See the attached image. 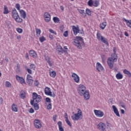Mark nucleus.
Segmentation results:
<instances>
[{
    "instance_id": "23",
    "label": "nucleus",
    "mask_w": 131,
    "mask_h": 131,
    "mask_svg": "<svg viewBox=\"0 0 131 131\" xmlns=\"http://www.w3.org/2000/svg\"><path fill=\"white\" fill-rule=\"evenodd\" d=\"M11 110L13 112H18V105L15 103L12 104L11 105Z\"/></svg>"
},
{
    "instance_id": "45",
    "label": "nucleus",
    "mask_w": 131,
    "mask_h": 131,
    "mask_svg": "<svg viewBox=\"0 0 131 131\" xmlns=\"http://www.w3.org/2000/svg\"><path fill=\"white\" fill-rule=\"evenodd\" d=\"M66 122L70 126V127L72 126V124H71V122H70V121H69V119H67V120H66Z\"/></svg>"
},
{
    "instance_id": "7",
    "label": "nucleus",
    "mask_w": 131,
    "mask_h": 131,
    "mask_svg": "<svg viewBox=\"0 0 131 131\" xmlns=\"http://www.w3.org/2000/svg\"><path fill=\"white\" fill-rule=\"evenodd\" d=\"M77 91L78 92V94H79L80 96H82L83 95V93L86 91V87L82 84H80L78 85Z\"/></svg>"
},
{
    "instance_id": "24",
    "label": "nucleus",
    "mask_w": 131,
    "mask_h": 131,
    "mask_svg": "<svg viewBox=\"0 0 131 131\" xmlns=\"http://www.w3.org/2000/svg\"><path fill=\"white\" fill-rule=\"evenodd\" d=\"M45 59L47 63L49 64V66L50 67H52V66H53V63H52V61H51V58L49 56H45Z\"/></svg>"
},
{
    "instance_id": "11",
    "label": "nucleus",
    "mask_w": 131,
    "mask_h": 131,
    "mask_svg": "<svg viewBox=\"0 0 131 131\" xmlns=\"http://www.w3.org/2000/svg\"><path fill=\"white\" fill-rule=\"evenodd\" d=\"M72 77L75 82L76 83H79V81H80V78H79V76L77 74L75 73H73L72 74Z\"/></svg>"
},
{
    "instance_id": "6",
    "label": "nucleus",
    "mask_w": 131,
    "mask_h": 131,
    "mask_svg": "<svg viewBox=\"0 0 131 131\" xmlns=\"http://www.w3.org/2000/svg\"><path fill=\"white\" fill-rule=\"evenodd\" d=\"M96 38L98 39V40H99V41H101V42H103V43H105V45L108 46V39H107V38H105L104 36H102L100 33H97Z\"/></svg>"
},
{
    "instance_id": "39",
    "label": "nucleus",
    "mask_w": 131,
    "mask_h": 131,
    "mask_svg": "<svg viewBox=\"0 0 131 131\" xmlns=\"http://www.w3.org/2000/svg\"><path fill=\"white\" fill-rule=\"evenodd\" d=\"M85 12L88 16H92V11L89 8L86 9Z\"/></svg>"
},
{
    "instance_id": "46",
    "label": "nucleus",
    "mask_w": 131,
    "mask_h": 131,
    "mask_svg": "<svg viewBox=\"0 0 131 131\" xmlns=\"http://www.w3.org/2000/svg\"><path fill=\"white\" fill-rule=\"evenodd\" d=\"M49 32H50V33H52L53 34H55V35H57V32L53 31L52 29H49Z\"/></svg>"
},
{
    "instance_id": "41",
    "label": "nucleus",
    "mask_w": 131,
    "mask_h": 131,
    "mask_svg": "<svg viewBox=\"0 0 131 131\" xmlns=\"http://www.w3.org/2000/svg\"><path fill=\"white\" fill-rule=\"evenodd\" d=\"M26 80H33V78L30 75L28 74L27 75Z\"/></svg>"
},
{
    "instance_id": "18",
    "label": "nucleus",
    "mask_w": 131,
    "mask_h": 131,
    "mask_svg": "<svg viewBox=\"0 0 131 131\" xmlns=\"http://www.w3.org/2000/svg\"><path fill=\"white\" fill-rule=\"evenodd\" d=\"M96 70L98 71V72H101V71H103L104 70V67L100 62L96 63Z\"/></svg>"
},
{
    "instance_id": "64",
    "label": "nucleus",
    "mask_w": 131,
    "mask_h": 131,
    "mask_svg": "<svg viewBox=\"0 0 131 131\" xmlns=\"http://www.w3.org/2000/svg\"><path fill=\"white\" fill-rule=\"evenodd\" d=\"M5 61H6V62H9V58H8L7 57H6L5 58Z\"/></svg>"
},
{
    "instance_id": "31",
    "label": "nucleus",
    "mask_w": 131,
    "mask_h": 131,
    "mask_svg": "<svg viewBox=\"0 0 131 131\" xmlns=\"http://www.w3.org/2000/svg\"><path fill=\"white\" fill-rule=\"evenodd\" d=\"M123 73H124V74H126V75H127L128 77H131V73L129 72V71H128L127 70L124 69L123 70Z\"/></svg>"
},
{
    "instance_id": "2",
    "label": "nucleus",
    "mask_w": 131,
    "mask_h": 131,
    "mask_svg": "<svg viewBox=\"0 0 131 131\" xmlns=\"http://www.w3.org/2000/svg\"><path fill=\"white\" fill-rule=\"evenodd\" d=\"M114 53L112 54L111 56L108 57L107 60V64L110 69H112L114 67V63L117 61L118 57L116 54V48L114 47L113 48Z\"/></svg>"
},
{
    "instance_id": "55",
    "label": "nucleus",
    "mask_w": 131,
    "mask_h": 131,
    "mask_svg": "<svg viewBox=\"0 0 131 131\" xmlns=\"http://www.w3.org/2000/svg\"><path fill=\"white\" fill-rule=\"evenodd\" d=\"M53 119L54 121H56L57 119V115H54L53 117Z\"/></svg>"
},
{
    "instance_id": "12",
    "label": "nucleus",
    "mask_w": 131,
    "mask_h": 131,
    "mask_svg": "<svg viewBox=\"0 0 131 131\" xmlns=\"http://www.w3.org/2000/svg\"><path fill=\"white\" fill-rule=\"evenodd\" d=\"M15 78L17 81H18V82H19L21 84H26V82H25V79H24L23 77H20L19 75H16L15 76Z\"/></svg>"
},
{
    "instance_id": "57",
    "label": "nucleus",
    "mask_w": 131,
    "mask_h": 131,
    "mask_svg": "<svg viewBox=\"0 0 131 131\" xmlns=\"http://www.w3.org/2000/svg\"><path fill=\"white\" fill-rule=\"evenodd\" d=\"M64 118H66V120L68 119V115H67V113H64Z\"/></svg>"
},
{
    "instance_id": "25",
    "label": "nucleus",
    "mask_w": 131,
    "mask_h": 131,
    "mask_svg": "<svg viewBox=\"0 0 131 131\" xmlns=\"http://www.w3.org/2000/svg\"><path fill=\"white\" fill-rule=\"evenodd\" d=\"M72 29L75 35H76L77 33H79V28L73 26Z\"/></svg>"
},
{
    "instance_id": "27",
    "label": "nucleus",
    "mask_w": 131,
    "mask_h": 131,
    "mask_svg": "<svg viewBox=\"0 0 131 131\" xmlns=\"http://www.w3.org/2000/svg\"><path fill=\"white\" fill-rule=\"evenodd\" d=\"M116 78L118 80L122 79L123 78V75L120 72H118L116 75Z\"/></svg>"
},
{
    "instance_id": "16",
    "label": "nucleus",
    "mask_w": 131,
    "mask_h": 131,
    "mask_svg": "<svg viewBox=\"0 0 131 131\" xmlns=\"http://www.w3.org/2000/svg\"><path fill=\"white\" fill-rule=\"evenodd\" d=\"M29 55L30 57H32L34 59H36L37 58V54L35 52V51L33 50H31L29 52Z\"/></svg>"
},
{
    "instance_id": "8",
    "label": "nucleus",
    "mask_w": 131,
    "mask_h": 131,
    "mask_svg": "<svg viewBox=\"0 0 131 131\" xmlns=\"http://www.w3.org/2000/svg\"><path fill=\"white\" fill-rule=\"evenodd\" d=\"M45 106H47L48 110H52V103L51 102V99L47 97L45 99Z\"/></svg>"
},
{
    "instance_id": "36",
    "label": "nucleus",
    "mask_w": 131,
    "mask_h": 131,
    "mask_svg": "<svg viewBox=\"0 0 131 131\" xmlns=\"http://www.w3.org/2000/svg\"><path fill=\"white\" fill-rule=\"evenodd\" d=\"M4 14L5 15H7V14H9L10 12L9 11V9H8V7L7 6H4Z\"/></svg>"
},
{
    "instance_id": "17",
    "label": "nucleus",
    "mask_w": 131,
    "mask_h": 131,
    "mask_svg": "<svg viewBox=\"0 0 131 131\" xmlns=\"http://www.w3.org/2000/svg\"><path fill=\"white\" fill-rule=\"evenodd\" d=\"M84 99L88 101V100H90V92L89 91L86 90L84 93H83V95Z\"/></svg>"
},
{
    "instance_id": "9",
    "label": "nucleus",
    "mask_w": 131,
    "mask_h": 131,
    "mask_svg": "<svg viewBox=\"0 0 131 131\" xmlns=\"http://www.w3.org/2000/svg\"><path fill=\"white\" fill-rule=\"evenodd\" d=\"M30 69L28 68L27 67H25V70H26V71H27L29 74H32V70H35V68H36V67L34 63H31L30 65Z\"/></svg>"
},
{
    "instance_id": "14",
    "label": "nucleus",
    "mask_w": 131,
    "mask_h": 131,
    "mask_svg": "<svg viewBox=\"0 0 131 131\" xmlns=\"http://www.w3.org/2000/svg\"><path fill=\"white\" fill-rule=\"evenodd\" d=\"M97 127L99 130L106 131V125L105 123L100 122L98 124Z\"/></svg>"
},
{
    "instance_id": "53",
    "label": "nucleus",
    "mask_w": 131,
    "mask_h": 131,
    "mask_svg": "<svg viewBox=\"0 0 131 131\" xmlns=\"http://www.w3.org/2000/svg\"><path fill=\"white\" fill-rule=\"evenodd\" d=\"M16 68H17V71H20V64H17L16 66Z\"/></svg>"
},
{
    "instance_id": "61",
    "label": "nucleus",
    "mask_w": 131,
    "mask_h": 131,
    "mask_svg": "<svg viewBox=\"0 0 131 131\" xmlns=\"http://www.w3.org/2000/svg\"><path fill=\"white\" fill-rule=\"evenodd\" d=\"M60 9L61 10V11H64V7L63 6H60Z\"/></svg>"
},
{
    "instance_id": "33",
    "label": "nucleus",
    "mask_w": 131,
    "mask_h": 131,
    "mask_svg": "<svg viewBox=\"0 0 131 131\" xmlns=\"http://www.w3.org/2000/svg\"><path fill=\"white\" fill-rule=\"evenodd\" d=\"M78 12L79 13H80V14H82V17H83V18H85V17H86V13L84 12V10L79 9Z\"/></svg>"
},
{
    "instance_id": "50",
    "label": "nucleus",
    "mask_w": 131,
    "mask_h": 131,
    "mask_svg": "<svg viewBox=\"0 0 131 131\" xmlns=\"http://www.w3.org/2000/svg\"><path fill=\"white\" fill-rule=\"evenodd\" d=\"M101 59L102 61H105V60L106 59V56L104 55H101Z\"/></svg>"
},
{
    "instance_id": "37",
    "label": "nucleus",
    "mask_w": 131,
    "mask_h": 131,
    "mask_svg": "<svg viewBox=\"0 0 131 131\" xmlns=\"http://www.w3.org/2000/svg\"><path fill=\"white\" fill-rule=\"evenodd\" d=\"M27 83L30 86H32V84H33V80H26Z\"/></svg>"
},
{
    "instance_id": "58",
    "label": "nucleus",
    "mask_w": 131,
    "mask_h": 131,
    "mask_svg": "<svg viewBox=\"0 0 131 131\" xmlns=\"http://www.w3.org/2000/svg\"><path fill=\"white\" fill-rule=\"evenodd\" d=\"M64 30V27L63 26H60V30L62 32L63 30Z\"/></svg>"
},
{
    "instance_id": "19",
    "label": "nucleus",
    "mask_w": 131,
    "mask_h": 131,
    "mask_svg": "<svg viewBox=\"0 0 131 131\" xmlns=\"http://www.w3.org/2000/svg\"><path fill=\"white\" fill-rule=\"evenodd\" d=\"M56 50H58V53H59L60 55H61V54H63V53H67V51L63 50L62 46H61L60 45L57 46Z\"/></svg>"
},
{
    "instance_id": "40",
    "label": "nucleus",
    "mask_w": 131,
    "mask_h": 131,
    "mask_svg": "<svg viewBox=\"0 0 131 131\" xmlns=\"http://www.w3.org/2000/svg\"><path fill=\"white\" fill-rule=\"evenodd\" d=\"M94 4V1L93 0H89L88 2V5L89 7H93Z\"/></svg>"
},
{
    "instance_id": "63",
    "label": "nucleus",
    "mask_w": 131,
    "mask_h": 131,
    "mask_svg": "<svg viewBox=\"0 0 131 131\" xmlns=\"http://www.w3.org/2000/svg\"><path fill=\"white\" fill-rule=\"evenodd\" d=\"M120 111H121V113L122 114H124V110L121 109L120 110Z\"/></svg>"
},
{
    "instance_id": "29",
    "label": "nucleus",
    "mask_w": 131,
    "mask_h": 131,
    "mask_svg": "<svg viewBox=\"0 0 131 131\" xmlns=\"http://www.w3.org/2000/svg\"><path fill=\"white\" fill-rule=\"evenodd\" d=\"M123 21L126 23V24L128 27L131 28V20H127L125 18H123Z\"/></svg>"
},
{
    "instance_id": "3",
    "label": "nucleus",
    "mask_w": 131,
    "mask_h": 131,
    "mask_svg": "<svg viewBox=\"0 0 131 131\" xmlns=\"http://www.w3.org/2000/svg\"><path fill=\"white\" fill-rule=\"evenodd\" d=\"M77 113H73V115L71 116L72 120L74 121H77L78 120H80L83 118V115H82V112L80 108L77 109Z\"/></svg>"
},
{
    "instance_id": "54",
    "label": "nucleus",
    "mask_w": 131,
    "mask_h": 131,
    "mask_svg": "<svg viewBox=\"0 0 131 131\" xmlns=\"http://www.w3.org/2000/svg\"><path fill=\"white\" fill-rule=\"evenodd\" d=\"M4 103V100L3 99L2 97H0V105H2Z\"/></svg>"
},
{
    "instance_id": "42",
    "label": "nucleus",
    "mask_w": 131,
    "mask_h": 131,
    "mask_svg": "<svg viewBox=\"0 0 131 131\" xmlns=\"http://www.w3.org/2000/svg\"><path fill=\"white\" fill-rule=\"evenodd\" d=\"M16 30L18 33H22L23 32V29L20 28H17Z\"/></svg>"
},
{
    "instance_id": "38",
    "label": "nucleus",
    "mask_w": 131,
    "mask_h": 131,
    "mask_svg": "<svg viewBox=\"0 0 131 131\" xmlns=\"http://www.w3.org/2000/svg\"><path fill=\"white\" fill-rule=\"evenodd\" d=\"M5 86L6 88H11L12 87V84L11 82H9L8 81H6L5 82Z\"/></svg>"
},
{
    "instance_id": "51",
    "label": "nucleus",
    "mask_w": 131,
    "mask_h": 131,
    "mask_svg": "<svg viewBox=\"0 0 131 131\" xmlns=\"http://www.w3.org/2000/svg\"><path fill=\"white\" fill-rule=\"evenodd\" d=\"M25 58L29 60V54H28V53H26Z\"/></svg>"
},
{
    "instance_id": "13",
    "label": "nucleus",
    "mask_w": 131,
    "mask_h": 131,
    "mask_svg": "<svg viewBox=\"0 0 131 131\" xmlns=\"http://www.w3.org/2000/svg\"><path fill=\"white\" fill-rule=\"evenodd\" d=\"M34 125L36 128H41V122L39 120H35L34 121Z\"/></svg>"
},
{
    "instance_id": "1",
    "label": "nucleus",
    "mask_w": 131,
    "mask_h": 131,
    "mask_svg": "<svg viewBox=\"0 0 131 131\" xmlns=\"http://www.w3.org/2000/svg\"><path fill=\"white\" fill-rule=\"evenodd\" d=\"M32 99L31 100V105L33 106L35 110H38L39 109V105L38 103H39L41 101V96L37 94L36 93L34 92L32 93Z\"/></svg>"
},
{
    "instance_id": "44",
    "label": "nucleus",
    "mask_w": 131,
    "mask_h": 131,
    "mask_svg": "<svg viewBox=\"0 0 131 131\" xmlns=\"http://www.w3.org/2000/svg\"><path fill=\"white\" fill-rule=\"evenodd\" d=\"M34 84L35 86H38V85H39V82L38 81V80H35L34 81Z\"/></svg>"
},
{
    "instance_id": "52",
    "label": "nucleus",
    "mask_w": 131,
    "mask_h": 131,
    "mask_svg": "<svg viewBox=\"0 0 131 131\" xmlns=\"http://www.w3.org/2000/svg\"><path fill=\"white\" fill-rule=\"evenodd\" d=\"M30 113H34V110L33 108H31L29 111Z\"/></svg>"
},
{
    "instance_id": "49",
    "label": "nucleus",
    "mask_w": 131,
    "mask_h": 131,
    "mask_svg": "<svg viewBox=\"0 0 131 131\" xmlns=\"http://www.w3.org/2000/svg\"><path fill=\"white\" fill-rule=\"evenodd\" d=\"M63 36H64V37H67V36H68V31H66L63 33Z\"/></svg>"
},
{
    "instance_id": "22",
    "label": "nucleus",
    "mask_w": 131,
    "mask_h": 131,
    "mask_svg": "<svg viewBox=\"0 0 131 131\" xmlns=\"http://www.w3.org/2000/svg\"><path fill=\"white\" fill-rule=\"evenodd\" d=\"M19 12L20 17H21L23 19H25L26 18V12L25 11L21 9V10H19Z\"/></svg>"
},
{
    "instance_id": "28",
    "label": "nucleus",
    "mask_w": 131,
    "mask_h": 131,
    "mask_svg": "<svg viewBox=\"0 0 131 131\" xmlns=\"http://www.w3.org/2000/svg\"><path fill=\"white\" fill-rule=\"evenodd\" d=\"M106 26H107V22L105 21L100 23L99 25L100 29H102V30H104L105 29Z\"/></svg>"
},
{
    "instance_id": "60",
    "label": "nucleus",
    "mask_w": 131,
    "mask_h": 131,
    "mask_svg": "<svg viewBox=\"0 0 131 131\" xmlns=\"http://www.w3.org/2000/svg\"><path fill=\"white\" fill-rule=\"evenodd\" d=\"M16 38H17V39L19 40L20 39H21V36L20 35L17 36Z\"/></svg>"
},
{
    "instance_id": "47",
    "label": "nucleus",
    "mask_w": 131,
    "mask_h": 131,
    "mask_svg": "<svg viewBox=\"0 0 131 131\" xmlns=\"http://www.w3.org/2000/svg\"><path fill=\"white\" fill-rule=\"evenodd\" d=\"M15 8H16V9H17V11H21V10L20 9V4H16L15 5Z\"/></svg>"
},
{
    "instance_id": "59",
    "label": "nucleus",
    "mask_w": 131,
    "mask_h": 131,
    "mask_svg": "<svg viewBox=\"0 0 131 131\" xmlns=\"http://www.w3.org/2000/svg\"><path fill=\"white\" fill-rule=\"evenodd\" d=\"M106 124H107V126H108V127H111L112 126L111 123L107 122Z\"/></svg>"
},
{
    "instance_id": "43",
    "label": "nucleus",
    "mask_w": 131,
    "mask_h": 131,
    "mask_svg": "<svg viewBox=\"0 0 131 131\" xmlns=\"http://www.w3.org/2000/svg\"><path fill=\"white\" fill-rule=\"evenodd\" d=\"M39 40L40 42H43V41H46V37H45L43 36H42L39 38Z\"/></svg>"
},
{
    "instance_id": "35",
    "label": "nucleus",
    "mask_w": 131,
    "mask_h": 131,
    "mask_svg": "<svg viewBox=\"0 0 131 131\" xmlns=\"http://www.w3.org/2000/svg\"><path fill=\"white\" fill-rule=\"evenodd\" d=\"M53 20L54 23H59L60 22V19L57 16H55L53 18Z\"/></svg>"
},
{
    "instance_id": "10",
    "label": "nucleus",
    "mask_w": 131,
    "mask_h": 131,
    "mask_svg": "<svg viewBox=\"0 0 131 131\" xmlns=\"http://www.w3.org/2000/svg\"><path fill=\"white\" fill-rule=\"evenodd\" d=\"M94 114L96 117H99L101 118L104 116V112L101 110H94Z\"/></svg>"
},
{
    "instance_id": "26",
    "label": "nucleus",
    "mask_w": 131,
    "mask_h": 131,
    "mask_svg": "<svg viewBox=\"0 0 131 131\" xmlns=\"http://www.w3.org/2000/svg\"><path fill=\"white\" fill-rule=\"evenodd\" d=\"M49 75L52 78H55L56 76H57V73L55 72V71H51L49 70Z\"/></svg>"
},
{
    "instance_id": "48",
    "label": "nucleus",
    "mask_w": 131,
    "mask_h": 131,
    "mask_svg": "<svg viewBox=\"0 0 131 131\" xmlns=\"http://www.w3.org/2000/svg\"><path fill=\"white\" fill-rule=\"evenodd\" d=\"M25 93H21L20 95V97L21 98V99H25Z\"/></svg>"
},
{
    "instance_id": "62",
    "label": "nucleus",
    "mask_w": 131,
    "mask_h": 131,
    "mask_svg": "<svg viewBox=\"0 0 131 131\" xmlns=\"http://www.w3.org/2000/svg\"><path fill=\"white\" fill-rule=\"evenodd\" d=\"M124 35L125 36H128V33H127V32H124Z\"/></svg>"
},
{
    "instance_id": "56",
    "label": "nucleus",
    "mask_w": 131,
    "mask_h": 131,
    "mask_svg": "<svg viewBox=\"0 0 131 131\" xmlns=\"http://www.w3.org/2000/svg\"><path fill=\"white\" fill-rule=\"evenodd\" d=\"M49 38L50 39H54V36H53V35H52V34H49Z\"/></svg>"
},
{
    "instance_id": "32",
    "label": "nucleus",
    "mask_w": 131,
    "mask_h": 131,
    "mask_svg": "<svg viewBox=\"0 0 131 131\" xmlns=\"http://www.w3.org/2000/svg\"><path fill=\"white\" fill-rule=\"evenodd\" d=\"M99 5H100V1L98 0H95L93 1V7H94L95 8H97V7H98Z\"/></svg>"
},
{
    "instance_id": "4",
    "label": "nucleus",
    "mask_w": 131,
    "mask_h": 131,
    "mask_svg": "<svg viewBox=\"0 0 131 131\" xmlns=\"http://www.w3.org/2000/svg\"><path fill=\"white\" fill-rule=\"evenodd\" d=\"M12 18L17 22V23H22V22H23V19L22 18L20 17L19 13H18V12L15 8L12 9Z\"/></svg>"
},
{
    "instance_id": "34",
    "label": "nucleus",
    "mask_w": 131,
    "mask_h": 131,
    "mask_svg": "<svg viewBox=\"0 0 131 131\" xmlns=\"http://www.w3.org/2000/svg\"><path fill=\"white\" fill-rule=\"evenodd\" d=\"M35 30H36V35L37 36L39 37V35H40V33H41V30L40 29L35 28Z\"/></svg>"
},
{
    "instance_id": "20",
    "label": "nucleus",
    "mask_w": 131,
    "mask_h": 131,
    "mask_svg": "<svg viewBox=\"0 0 131 131\" xmlns=\"http://www.w3.org/2000/svg\"><path fill=\"white\" fill-rule=\"evenodd\" d=\"M45 93L47 96H52V92L51 91V88L49 87L45 88Z\"/></svg>"
},
{
    "instance_id": "5",
    "label": "nucleus",
    "mask_w": 131,
    "mask_h": 131,
    "mask_svg": "<svg viewBox=\"0 0 131 131\" xmlns=\"http://www.w3.org/2000/svg\"><path fill=\"white\" fill-rule=\"evenodd\" d=\"M74 45L79 50H81L82 46H84V42L83 39L81 37H78L74 40Z\"/></svg>"
},
{
    "instance_id": "30",
    "label": "nucleus",
    "mask_w": 131,
    "mask_h": 131,
    "mask_svg": "<svg viewBox=\"0 0 131 131\" xmlns=\"http://www.w3.org/2000/svg\"><path fill=\"white\" fill-rule=\"evenodd\" d=\"M58 128L59 131H64V128H63V126H62V122L58 121L57 123Z\"/></svg>"
},
{
    "instance_id": "15",
    "label": "nucleus",
    "mask_w": 131,
    "mask_h": 131,
    "mask_svg": "<svg viewBox=\"0 0 131 131\" xmlns=\"http://www.w3.org/2000/svg\"><path fill=\"white\" fill-rule=\"evenodd\" d=\"M43 17L45 18V20L47 23H48V22H50L51 21V15L50 13L48 12H45Z\"/></svg>"
},
{
    "instance_id": "21",
    "label": "nucleus",
    "mask_w": 131,
    "mask_h": 131,
    "mask_svg": "<svg viewBox=\"0 0 131 131\" xmlns=\"http://www.w3.org/2000/svg\"><path fill=\"white\" fill-rule=\"evenodd\" d=\"M112 108L116 116H118V117H120V115H119V112H118V110L117 109L116 106L115 105H112Z\"/></svg>"
}]
</instances>
